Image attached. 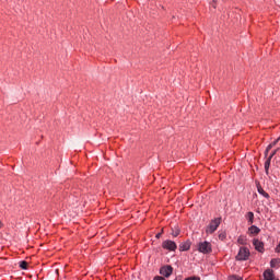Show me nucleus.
I'll list each match as a JSON object with an SVG mask.
<instances>
[{
  "label": "nucleus",
  "mask_w": 280,
  "mask_h": 280,
  "mask_svg": "<svg viewBox=\"0 0 280 280\" xmlns=\"http://www.w3.org/2000/svg\"><path fill=\"white\" fill-rule=\"evenodd\" d=\"M197 248L199 253H202L203 255H209L212 250L211 244L207 241L198 243Z\"/></svg>",
  "instance_id": "1"
},
{
  "label": "nucleus",
  "mask_w": 280,
  "mask_h": 280,
  "mask_svg": "<svg viewBox=\"0 0 280 280\" xmlns=\"http://www.w3.org/2000/svg\"><path fill=\"white\" fill-rule=\"evenodd\" d=\"M248 257H250V250H248L246 247H241L238 254L236 255V259L238 261H246Z\"/></svg>",
  "instance_id": "2"
},
{
  "label": "nucleus",
  "mask_w": 280,
  "mask_h": 280,
  "mask_svg": "<svg viewBox=\"0 0 280 280\" xmlns=\"http://www.w3.org/2000/svg\"><path fill=\"white\" fill-rule=\"evenodd\" d=\"M221 219H214L210 222L209 226L206 230V233H215L218 226H220Z\"/></svg>",
  "instance_id": "3"
},
{
  "label": "nucleus",
  "mask_w": 280,
  "mask_h": 280,
  "mask_svg": "<svg viewBox=\"0 0 280 280\" xmlns=\"http://www.w3.org/2000/svg\"><path fill=\"white\" fill-rule=\"evenodd\" d=\"M162 248H165L166 250H176V248H178V246L176 245V243L174 241H164L162 243Z\"/></svg>",
  "instance_id": "4"
},
{
  "label": "nucleus",
  "mask_w": 280,
  "mask_h": 280,
  "mask_svg": "<svg viewBox=\"0 0 280 280\" xmlns=\"http://www.w3.org/2000/svg\"><path fill=\"white\" fill-rule=\"evenodd\" d=\"M172 272H174V268H172V266H164L160 269V273L163 277H172Z\"/></svg>",
  "instance_id": "5"
},
{
  "label": "nucleus",
  "mask_w": 280,
  "mask_h": 280,
  "mask_svg": "<svg viewBox=\"0 0 280 280\" xmlns=\"http://www.w3.org/2000/svg\"><path fill=\"white\" fill-rule=\"evenodd\" d=\"M277 152H279V149H276V150L269 155V158L266 160V162H265V171H266V174H268V170H270V162L272 161V158L275 156V154H277Z\"/></svg>",
  "instance_id": "6"
},
{
  "label": "nucleus",
  "mask_w": 280,
  "mask_h": 280,
  "mask_svg": "<svg viewBox=\"0 0 280 280\" xmlns=\"http://www.w3.org/2000/svg\"><path fill=\"white\" fill-rule=\"evenodd\" d=\"M253 244L255 246V249L258 250V253H264V242L259 240H254Z\"/></svg>",
  "instance_id": "7"
},
{
  "label": "nucleus",
  "mask_w": 280,
  "mask_h": 280,
  "mask_svg": "<svg viewBox=\"0 0 280 280\" xmlns=\"http://www.w3.org/2000/svg\"><path fill=\"white\" fill-rule=\"evenodd\" d=\"M264 280H275V271L271 269L265 270Z\"/></svg>",
  "instance_id": "8"
},
{
  "label": "nucleus",
  "mask_w": 280,
  "mask_h": 280,
  "mask_svg": "<svg viewBox=\"0 0 280 280\" xmlns=\"http://www.w3.org/2000/svg\"><path fill=\"white\" fill-rule=\"evenodd\" d=\"M189 248H191L190 241H186L179 245V250H182V252L189 250Z\"/></svg>",
  "instance_id": "9"
},
{
  "label": "nucleus",
  "mask_w": 280,
  "mask_h": 280,
  "mask_svg": "<svg viewBox=\"0 0 280 280\" xmlns=\"http://www.w3.org/2000/svg\"><path fill=\"white\" fill-rule=\"evenodd\" d=\"M249 233L252 235H259V233H261V230L259 228H257V225H252L249 229H248Z\"/></svg>",
  "instance_id": "10"
},
{
  "label": "nucleus",
  "mask_w": 280,
  "mask_h": 280,
  "mask_svg": "<svg viewBox=\"0 0 280 280\" xmlns=\"http://www.w3.org/2000/svg\"><path fill=\"white\" fill-rule=\"evenodd\" d=\"M258 189V194H260V196H264V198H270V195H268V192H266V190H264V188H261V186H257Z\"/></svg>",
  "instance_id": "11"
},
{
  "label": "nucleus",
  "mask_w": 280,
  "mask_h": 280,
  "mask_svg": "<svg viewBox=\"0 0 280 280\" xmlns=\"http://www.w3.org/2000/svg\"><path fill=\"white\" fill-rule=\"evenodd\" d=\"M279 264H280V259L279 258H273L270 261L271 268H277V266H279Z\"/></svg>",
  "instance_id": "12"
},
{
  "label": "nucleus",
  "mask_w": 280,
  "mask_h": 280,
  "mask_svg": "<svg viewBox=\"0 0 280 280\" xmlns=\"http://www.w3.org/2000/svg\"><path fill=\"white\" fill-rule=\"evenodd\" d=\"M247 220H248L249 224H253V222L255 220V213L248 212L247 213Z\"/></svg>",
  "instance_id": "13"
},
{
  "label": "nucleus",
  "mask_w": 280,
  "mask_h": 280,
  "mask_svg": "<svg viewBox=\"0 0 280 280\" xmlns=\"http://www.w3.org/2000/svg\"><path fill=\"white\" fill-rule=\"evenodd\" d=\"M20 268H22V270H27V261L25 260L20 261Z\"/></svg>",
  "instance_id": "14"
},
{
  "label": "nucleus",
  "mask_w": 280,
  "mask_h": 280,
  "mask_svg": "<svg viewBox=\"0 0 280 280\" xmlns=\"http://www.w3.org/2000/svg\"><path fill=\"white\" fill-rule=\"evenodd\" d=\"M172 235L173 237H178V235H180V230L179 229L172 230Z\"/></svg>",
  "instance_id": "15"
},
{
  "label": "nucleus",
  "mask_w": 280,
  "mask_h": 280,
  "mask_svg": "<svg viewBox=\"0 0 280 280\" xmlns=\"http://www.w3.org/2000/svg\"><path fill=\"white\" fill-rule=\"evenodd\" d=\"M272 150V144H269L265 151V156H268V153Z\"/></svg>",
  "instance_id": "16"
},
{
  "label": "nucleus",
  "mask_w": 280,
  "mask_h": 280,
  "mask_svg": "<svg viewBox=\"0 0 280 280\" xmlns=\"http://www.w3.org/2000/svg\"><path fill=\"white\" fill-rule=\"evenodd\" d=\"M185 280H200V278L199 277H188Z\"/></svg>",
  "instance_id": "17"
},
{
  "label": "nucleus",
  "mask_w": 280,
  "mask_h": 280,
  "mask_svg": "<svg viewBox=\"0 0 280 280\" xmlns=\"http://www.w3.org/2000/svg\"><path fill=\"white\" fill-rule=\"evenodd\" d=\"M280 138H278L276 141H273L272 143H270V145H272V148H275V145H277V143H279Z\"/></svg>",
  "instance_id": "18"
},
{
  "label": "nucleus",
  "mask_w": 280,
  "mask_h": 280,
  "mask_svg": "<svg viewBox=\"0 0 280 280\" xmlns=\"http://www.w3.org/2000/svg\"><path fill=\"white\" fill-rule=\"evenodd\" d=\"M154 280H165V278L161 277V276H158L154 278Z\"/></svg>",
  "instance_id": "19"
},
{
  "label": "nucleus",
  "mask_w": 280,
  "mask_h": 280,
  "mask_svg": "<svg viewBox=\"0 0 280 280\" xmlns=\"http://www.w3.org/2000/svg\"><path fill=\"white\" fill-rule=\"evenodd\" d=\"M159 237H161V233H158V234H156V238H158V240H159Z\"/></svg>",
  "instance_id": "20"
},
{
  "label": "nucleus",
  "mask_w": 280,
  "mask_h": 280,
  "mask_svg": "<svg viewBox=\"0 0 280 280\" xmlns=\"http://www.w3.org/2000/svg\"><path fill=\"white\" fill-rule=\"evenodd\" d=\"M219 237L222 240V237H224V235L221 234V235H219Z\"/></svg>",
  "instance_id": "21"
},
{
  "label": "nucleus",
  "mask_w": 280,
  "mask_h": 280,
  "mask_svg": "<svg viewBox=\"0 0 280 280\" xmlns=\"http://www.w3.org/2000/svg\"><path fill=\"white\" fill-rule=\"evenodd\" d=\"M56 273L58 275V269H56Z\"/></svg>",
  "instance_id": "22"
}]
</instances>
